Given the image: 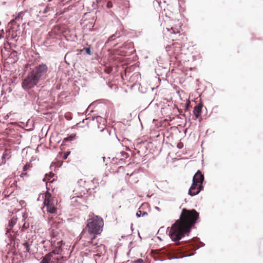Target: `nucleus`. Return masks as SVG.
Instances as JSON below:
<instances>
[{"label": "nucleus", "mask_w": 263, "mask_h": 263, "mask_svg": "<svg viewBox=\"0 0 263 263\" xmlns=\"http://www.w3.org/2000/svg\"><path fill=\"white\" fill-rule=\"evenodd\" d=\"M199 218V214L195 209L182 210L180 218L171 227L169 235L174 241H177L190 232Z\"/></svg>", "instance_id": "f257e3e1"}, {"label": "nucleus", "mask_w": 263, "mask_h": 263, "mask_svg": "<svg viewBox=\"0 0 263 263\" xmlns=\"http://www.w3.org/2000/svg\"><path fill=\"white\" fill-rule=\"evenodd\" d=\"M86 223L88 233L83 231L81 234V239H88L91 236L101 233L104 226L102 218L94 215H89Z\"/></svg>", "instance_id": "f03ea898"}, {"label": "nucleus", "mask_w": 263, "mask_h": 263, "mask_svg": "<svg viewBox=\"0 0 263 263\" xmlns=\"http://www.w3.org/2000/svg\"><path fill=\"white\" fill-rule=\"evenodd\" d=\"M203 180V175L198 171L193 178V183L189 191V194L192 196L198 194L203 188L202 186Z\"/></svg>", "instance_id": "7ed1b4c3"}, {"label": "nucleus", "mask_w": 263, "mask_h": 263, "mask_svg": "<svg viewBox=\"0 0 263 263\" xmlns=\"http://www.w3.org/2000/svg\"><path fill=\"white\" fill-rule=\"evenodd\" d=\"M59 254L61 255V249L60 248L58 249L57 248L55 249L52 250L51 252L42 257L40 263H59L61 259H62L63 261H65L67 259L66 257L63 256L59 257L55 255Z\"/></svg>", "instance_id": "20e7f679"}, {"label": "nucleus", "mask_w": 263, "mask_h": 263, "mask_svg": "<svg viewBox=\"0 0 263 263\" xmlns=\"http://www.w3.org/2000/svg\"><path fill=\"white\" fill-rule=\"evenodd\" d=\"M43 198H44V204L46 208L47 211L52 214L55 213L57 211V199L52 197L51 194L48 192L43 195Z\"/></svg>", "instance_id": "39448f33"}, {"label": "nucleus", "mask_w": 263, "mask_h": 263, "mask_svg": "<svg viewBox=\"0 0 263 263\" xmlns=\"http://www.w3.org/2000/svg\"><path fill=\"white\" fill-rule=\"evenodd\" d=\"M96 236H91L88 239L84 240L87 241L85 243V246H88L89 245H92L93 250L94 251L97 252L96 254V256H101V255L103 254L105 252V246L103 244H100L99 245H97V243H95L94 240L95 239Z\"/></svg>", "instance_id": "423d86ee"}, {"label": "nucleus", "mask_w": 263, "mask_h": 263, "mask_svg": "<svg viewBox=\"0 0 263 263\" xmlns=\"http://www.w3.org/2000/svg\"><path fill=\"white\" fill-rule=\"evenodd\" d=\"M113 135L107 128H104L99 130L96 135L97 139L101 142L106 143L110 142L112 139Z\"/></svg>", "instance_id": "0eeeda50"}, {"label": "nucleus", "mask_w": 263, "mask_h": 263, "mask_svg": "<svg viewBox=\"0 0 263 263\" xmlns=\"http://www.w3.org/2000/svg\"><path fill=\"white\" fill-rule=\"evenodd\" d=\"M48 67L44 64H40L36 66L31 72L30 73L39 81L41 78L46 74L47 71Z\"/></svg>", "instance_id": "6e6552de"}, {"label": "nucleus", "mask_w": 263, "mask_h": 263, "mask_svg": "<svg viewBox=\"0 0 263 263\" xmlns=\"http://www.w3.org/2000/svg\"><path fill=\"white\" fill-rule=\"evenodd\" d=\"M39 81L29 72L27 77L23 80L22 85L25 90H28L33 87Z\"/></svg>", "instance_id": "1a4fd4ad"}, {"label": "nucleus", "mask_w": 263, "mask_h": 263, "mask_svg": "<svg viewBox=\"0 0 263 263\" xmlns=\"http://www.w3.org/2000/svg\"><path fill=\"white\" fill-rule=\"evenodd\" d=\"M52 247V250L55 249L57 248L58 249L60 248L61 252H62V240L60 238V236L58 233L53 232L51 235V238L50 240Z\"/></svg>", "instance_id": "9d476101"}, {"label": "nucleus", "mask_w": 263, "mask_h": 263, "mask_svg": "<svg viewBox=\"0 0 263 263\" xmlns=\"http://www.w3.org/2000/svg\"><path fill=\"white\" fill-rule=\"evenodd\" d=\"M168 31H170L171 33L172 34H179V38H176V40H184V39H186L185 37V35L183 33H181V26L179 27H172L170 29L166 28Z\"/></svg>", "instance_id": "9b49d317"}, {"label": "nucleus", "mask_w": 263, "mask_h": 263, "mask_svg": "<svg viewBox=\"0 0 263 263\" xmlns=\"http://www.w3.org/2000/svg\"><path fill=\"white\" fill-rule=\"evenodd\" d=\"M128 175V173H126L125 178L127 181V183L130 185H134L138 182V177L136 176L135 174L132 173L130 176Z\"/></svg>", "instance_id": "f8f14e48"}, {"label": "nucleus", "mask_w": 263, "mask_h": 263, "mask_svg": "<svg viewBox=\"0 0 263 263\" xmlns=\"http://www.w3.org/2000/svg\"><path fill=\"white\" fill-rule=\"evenodd\" d=\"M18 220V218L16 215L13 216L11 219L9 221L8 226L7 228V233H10L12 230L13 227L16 224Z\"/></svg>", "instance_id": "ddd939ff"}, {"label": "nucleus", "mask_w": 263, "mask_h": 263, "mask_svg": "<svg viewBox=\"0 0 263 263\" xmlns=\"http://www.w3.org/2000/svg\"><path fill=\"white\" fill-rule=\"evenodd\" d=\"M182 47V44L179 43L177 42L174 43L171 46V48H173L174 50V53L175 55H178L181 51V48Z\"/></svg>", "instance_id": "4468645a"}, {"label": "nucleus", "mask_w": 263, "mask_h": 263, "mask_svg": "<svg viewBox=\"0 0 263 263\" xmlns=\"http://www.w3.org/2000/svg\"><path fill=\"white\" fill-rule=\"evenodd\" d=\"M202 106L203 105L202 103H199L194 107L193 114L195 115L196 119H198L200 117Z\"/></svg>", "instance_id": "2eb2a0df"}, {"label": "nucleus", "mask_w": 263, "mask_h": 263, "mask_svg": "<svg viewBox=\"0 0 263 263\" xmlns=\"http://www.w3.org/2000/svg\"><path fill=\"white\" fill-rule=\"evenodd\" d=\"M54 174L52 173H50L49 174H46L45 178L43 179V181L48 182L49 185H50V184L52 183L54 180V179L51 180V179L52 178L54 177Z\"/></svg>", "instance_id": "dca6fc26"}, {"label": "nucleus", "mask_w": 263, "mask_h": 263, "mask_svg": "<svg viewBox=\"0 0 263 263\" xmlns=\"http://www.w3.org/2000/svg\"><path fill=\"white\" fill-rule=\"evenodd\" d=\"M96 185H94L92 187H91V186H89L88 185H87V186H86L85 188H84V190H81V192L78 195H77V196L78 197H82L83 196V194H85V192H87L88 190H90L91 189H94L95 187H96Z\"/></svg>", "instance_id": "f3484780"}, {"label": "nucleus", "mask_w": 263, "mask_h": 263, "mask_svg": "<svg viewBox=\"0 0 263 263\" xmlns=\"http://www.w3.org/2000/svg\"><path fill=\"white\" fill-rule=\"evenodd\" d=\"M76 137V134H72V135L69 136L68 137L65 138L63 139V142H66L68 141H72L74 139H75Z\"/></svg>", "instance_id": "a211bd4d"}, {"label": "nucleus", "mask_w": 263, "mask_h": 263, "mask_svg": "<svg viewBox=\"0 0 263 263\" xmlns=\"http://www.w3.org/2000/svg\"><path fill=\"white\" fill-rule=\"evenodd\" d=\"M148 215L147 213L144 211H142L141 210H138L136 213V216L138 217H140L141 216H146Z\"/></svg>", "instance_id": "6ab92c4d"}, {"label": "nucleus", "mask_w": 263, "mask_h": 263, "mask_svg": "<svg viewBox=\"0 0 263 263\" xmlns=\"http://www.w3.org/2000/svg\"><path fill=\"white\" fill-rule=\"evenodd\" d=\"M23 245L24 247V249H25V251L27 252H29L30 250V245L29 244V243L27 241H25L23 243Z\"/></svg>", "instance_id": "aec40b11"}, {"label": "nucleus", "mask_w": 263, "mask_h": 263, "mask_svg": "<svg viewBox=\"0 0 263 263\" xmlns=\"http://www.w3.org/2000/svg\"><path fill=\"white\" fill-rule=\"evenodd\" d=\"M29 227V223L27 221H25L22 227V231H24V230L27 229Z\"/></svg>", "instance_id": "412c9836"}, {"label": "nucleus", "mask_w": 263, "mask_h": 263, "mask_svg": "<svg viewBox=\"0 0 263 263\" xmlns=\"http://www.w3.org/2000/svg\"><path fill=\"white\" fill-rule=\"evenodd\" d=\"M120 155H121V158H120V159H124V158H127V157H128V154L125 152H121L120 153Z\"/></svg>", "instance_id": "4be33fe9"}, {"label": "nucleus", "mask_w": 263, "mask_h": 263, "mask_svg": "<svg viewBox=\"0 0 263 263\" xmlns=\"http://www.w3.org/2000/svg\"><path fill=\"white\" fill-rule=\"evenodd\" d=\"M24 15V12H20L17 16L15 17V20L16 21H20V20H22L23 16Z\"/></svg>", "instance_id": "5701e85b"}, {"label": "nucleus", "mask_w": 263, "mask_h": 263, "mask_svg": "<svg viewBox=\"0 0 263 263\" xmlns=\"http://www.w3.org/2000/svg\"><path fill=\"white\" fill-rule=\"evenodd\" d=\"M32 167V164L30 163L26 164L23 167V171H26L27 170L30 169Z\"/></svg>", "instance_id": "b1692460"}, {"label": "nucleus", "mask_w": 263, "mask_h": 263, "mask_svg": "<svg viewBox=\"0 0 263 263\" xmlns=\"http://www.w3.org/2000/svg\"><path fill=\"white\" fill-rule=\"evenodd\" d=\"M10 157L9 155V153H8V151H5V152H4V153L3 154V156H2V159H6V158H9Z\"/></svg>", "instance_id": "393cba45"}, {"label": "nucleus", "mask_w": 263, "mask_h": 263, "mask_svg": "<svg viewBox=\"0 0 263 263\" xmlns=\"http://www.w3.org/2000/svg\"><path fill=\"white\" fill-rule=\"evenodd\" d=\"M125 172V168L123 166H120L117 171V172L118 173H122V172Z\"/></svg>", "instance_id": "a878e982"}, {"label": "nucleus", "mask_w": 263, "mask_h": 263, "mask_svg": "<svg viewBox=\"0 0 263 263\" xmlns=\"http://www.w3.org/2000/svg\"><path fill=\"white\" fill-rule=\"evenodd\" d=\"M83 50L85 51L86 52L89 54V55H91V50H90V48L89 47V48H84L83 49Z\"/></svg>", "instance_id": "bb28decb"}, {"label": "nucleus", "mask_w": 263, "mask_h": 263, "mask_svg": "<svg viewBox=\"0 0 263 263\" xmlns=\"http://www.w3.org/2000/svg\"><path fill=\"white\" fill-rule=\"evenodd\" d=\"M106 6H107V8H110L112 7V4L111 2H110V1L108 2Z\"/></svg>", "instance_id": "cd10ccee"}, {"label": "nucleus", "mask_w": 263, "mask_h": 263, "mask_svg": "<svg viewBox=\"0 0 263 263\" xmlns=\"http://www.w3.org/2000/svg\"><path fill=\"white\" fill-rule=\"evenodd\" d=\"M69 154H70V152H67V153H64V156H63V159H67V158Z\"/></svg>", "instance_id": "c85d7f7f"}, {"label": "nucleus", "mask_w": 263, "mask_h": 263, "mask_svg": "<svg viewBox=\"0 0 263 263\" xmlns=\"http://www.w3.org/2000/svg\"><path fill=\"white\" fill-rule=\"evenodd\" d=\"M183 146V144L182 143H179L178 145H177V147L179 148H182Z\"/></svg>", "instance_id": "c756f323"}, {"label": "nucleus", "mask_w": 263, "mask_h": 263, "mask_svg": "<svg viewBox=\"0 0 263 263\" xmlns=\"http://www.w3.org/2000/svg\"><path fill=\"white\" fill-rule=\"evenodd\" d=\"M22 217H23V220H25L27 218V216L25 214H23L22 215Z\"/></svg>", "instance_id": "7c9ffc66"}, {"label": "nucleus", "mask_w": 263, "mask_h": 263, "mask_svg": "<svg viewBox=\"0 0 263 263\" xmlns=\"http://www.w3.org/2000/svg\"><path fill=\"white\" fill-rule=\"evenodd\" d=\"M95 181H96L95 179H93V180H91L90 182H93Z\"/></svg>", "instance_id": "2f4dec72"}, {"label": "nucleus", "mask_w": 263, "mask_h": 263, "mask_svg": "<svg viewBox=\"0 0 263 263\" xmlns=\"http://www.w3.org/2000/svg\"><path fill=\"white\" fill-rule=\"evenodd\" d=\"M46 186H47V190H49L48 187L47 183H46Z\"/></svg>", "instance_id": "473e14b6"}, {"label": "nucleus", "mask_w": 263, "mask_h": 263, "mask_svg": "<svg viewBox=\"0 0 263 263\" xmlns=\"http://www.w3.org/2000/svg\"><path fill=\"white\" fill-rule=\"evenodd\" d=\"M22 174H23V175H27V173H22Z\"/></svg>", "instance_id": "72a5a7b5"}]
</instances>
